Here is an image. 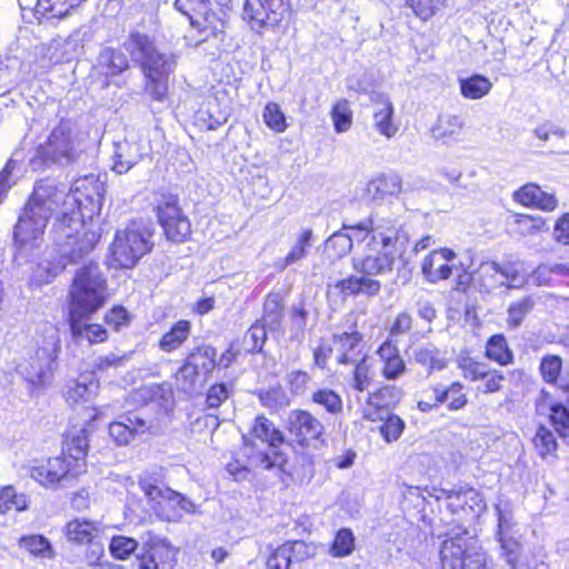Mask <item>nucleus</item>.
Listing matches in <instances>:
<instances>
[{
  "instance_id": "obj_27",
  "label": "nucleus",
  "mask_w": 569,
  "mask_h": 569,
  "mask_svg": "<svg viewBox=\"0 0 569 569\" xmlns=\"http://www.w3.org/2000/svg\"><path fill=\"white\" fill-rule=\"evenodd\" d=\"M68 263H72L67 257H62L53 249L50 258L39 262L37 268L33 270L31 281L36 286H43L51 282L58 274H60L67 267Z\"/></svg>"
},
{
  "instance_id": "obj_61",
  "label": "nucleus",
  "mask_w": 569,
  "mask_h": 569,
  "mask_svg": "<svg viewBox=\"0 0 569 569\" xmlns=\"http://www.w3.org/2000/svg\"><path fill=\"white\" fill-rule=\"evenodd\" d=\"M460 368L463 377L471 381H481L486 378V373L490 369L486 363L477 361L472 358H463L460 361Z\"/></svg>"
},
{
  "instance_id": "obj_24",
  "label": "nucleus",
  "mask_w": 569,
  "mask_h": 569,
  "mask_svg": "<svg viewBox=\"0 0 569 569\" xmlns=\"http://www.w3.org/2000/svg\"><path fill=\"white\" fill-rule=\"evenodd\" d=\"M144 148L140 141L123 140L114 144L113 167L112 169L119 173H127L143 157Z\"/></svg>"
},
{
  "instance_id": "obj_37",
  "label": "nucleus",
  "mask_w": 569,
  "mask_h": 569,
  "mask_svg": "<svg viewBox=\"0 0 569 569\" xmlns=\"http://www.w3.org/2000/svg\"><path fill=\"white\" fill-rule=\"evenodd\" d=\"M29 502L28 496L18 492L13 486H4L0 489V515L10 511H26L29 508Z\"/></svg>"
},
{
  "instance_id": "obj_36",
  "label": "nucleus",
  "mask_w": 569,
  "mask_h": 569,
  "mask_svg": "<svg viewBox=\"0 0 569 569\" xmlns=\"http://www.w3.org/2000/svg\"><path fill=\"white\" fill-rule=\"evenodd\" d=\"M99 64L106 69L107 76H117L129 68V60L121 49L104 48L101 50Z\"/></svg>"
},
{
  "instance_id": "obj_2",
  "label": "nucleus",
  "mask_w": 569,
  "mask_h": 569,
  "mask_svg": "<svg viewBox=\"0 0 569 569\" xmlns=\"http://www.w3.org/2000/svg\"><path fill=\"white\" fill-rule=\"evenodd\" d=\"M342 230L359 232L358 239L368 240L369 253L352 258V269L356 273L375 279L377 276L390 273L396 262V242L398 227L393 220L370 217L356 224H342Z\"/></svg>"
},
{
  "instance_id": "obj_45",
  "label": "nucleus",
  "mask_w": 569,
  "mask_h": 569,
  "mask_svg": "<svg viewBox=\"0 0 569 569\" xmlns=\"http://www.w3.org/2000/svg\"><path fill=\"white\" fill-rule=\"evenodd\" d=\"M283 302L279 295L271 293L266 298L263 306V317L260 322L268 326L270 330L279 327L283 315Z\"/></svg>"
},
{
  "instance_id": "obj_43",
  "label": "nucleus",
  "mask_w": 569,
  "mask_h": 569,
  "mask_svg": "<svg viewBox=\"0 0 569 569\" xmlns=\"http://www.w3.org/2000/svg\"><path fill=\"white\" fill-rule=\"evenodd\" d=\"M190 323L186 320L178 321L170 331L163 335L160 340V349L166 352H171L179 348L189 337Z\"/></svg>"
},
{
  "instance_id": "obj_14",
  "label": "nucleus",
  "mask_w": 569,
  "mask_h": 569,
  "mask_svg": "<svg viewBox=\"0 0 569 569\" xmlns=\"http://www.w3.org/2000/svg\"><path fill=\"white\" fill-rule=\"evenodd\" d=\"M472 543L466 529L452 530L441 543L440 560L443 569H463Z\"/></svg>"
},
{
  "instance_id": "obj_13",
  "label": "nucleus",
  "mask_w": 569,
  "mask_h": 569,
  "mask_svg": "<svg viewBox=\"0 0 569 569\" xmlns=\"http://www.w3.org/2000/svg\"><path fill=\"white\" fill-rule=\"evenodd\" d=\"M48 221L24 207L14 227V242L19 250H32L40 247Z\"/></svg>"
},
{
  "instance_id": "obj_25",
  "label": "nucleus",
  "mask_w": 569,
  "mask_h": 569,
  "mask_svg": "<svg viewBox=\"0 0 569 569\" xmlns=\"http://www.w3.org/2000/svg\"><path fill=\"white\" fill-rule=\"evenodd\" d=\"M89 447L88 431L80 429L74 433L70 435L64 443V452L68 461H71L73 471L79 475L86 471V457Z\"/></svg>"
},
{
  "instance_id": "obj_54",
  "label": "nucleus",
  "mask_w": 569,
  "mask_h": 569,
  "mask_svg": "<svg viewBox=\"0 0 569 569\" xmlns=\"http://www.w3.org/2000/svg\"><path fill=\"white\" fill-rule=\"evenodd\" d=\"M562 360L559 356H545L540 361V373L543 380L550 385H555L561 372Z\"/></svg>"
},
{
  "instance_id": "obj_7",
  "label": "nucleus",
  "mask_w": 569,
  "mask_h": 569,
  "mask_svg": "<svg viewBox=\"0 0 569 569\" xmlns=\"http://www.w3.org/2000/svg\"><path fill=\"white\" fill-rule=\"evenodd\" d=\"M150 233L128 227L116 233L110 247V266L113 268H132L142 256L151 249Z\"/></svg>"
},
{
  "instance_id": "obj_21",
  "label": "nucleus",
  "mask_w": 569,
  "mask_h": 569,
  "mask_svg": "<svg viewBox=\"0 0 569 569\" xmlns=\"http://www.w3.org/2000/svg\"><path fill=\"white\" fill-rule=\"evenodd\" d=\"M101 532L100 522L81 517L69 520L63 527L67 541L73 545L91 543Z\"/></svg>"
},
{
  "instance_id": "obj_20",
  "label": "nucleus",
  "mask_w": 569,
  "mask_h": 569,
  "mask_svg": "<svg viewBox=\"0 0 569 569\" xmlns=\"http://www.w3.org/2000/svg\"><path fill=\"white\" fill-rule=\"evenodd\" d=\"M466 120L462 116L442 113L431 128L433 139L442 144H453L463 140Z\"/></svg>"
},
{
  "instance_id": "obj_53",
  "label": "nucleus",
  "mask_w": 569,
  "mask_h": 569,
  "mask_svg": "<svg viewBox=\"0 0 569 569\" xmlns=\"http://www.w3.org/2000/svg\"><path fill=\"white\" fill-rule=\"evenodd\" d=\"M291 558V562H303L317 555V546L301 540L284 543Z\"/></svg>"
},
{
  "instance_id": "obj_62",
  "label": "nucleus",
  "mask_w": 569,
  "mask_h": 569,
  "mask_svg": "<svg viewBox=\"0 0 569 569\" xmlns=\"http://www.w3.org/2000/svg\"><path fill=\"white\" fill-rule=\"evenodd\" d=\"M140 488L151 501H154L159 509L162 507L163 501H169L172 496V490L169 488H162L146 479L140 480Z\"/></svg>"
},
{
  "instance_id": "obj_33",
  "label": "nucleus",
  "mask_w": 569,
  "mask_h": 569,
  "mask_svg": "<svg viewBox=\"0 0 569 569\" xmlns=\"http://www.w3.org/2000/svg\"><path fill=\"white\" fill-rule=\"evenodd\" d=\"M123 49L130 53L133 61L140 64L157 50L150 38L138 31L129 34L128 40L123 42Z\"/></svg>"
},
{
  "instance_id": "obj_30",
  "label": "nucleus",
  "mask_w": 569,
  "mask_h": 569,
  "mask_svg": "<svg viewBox=\"0 0 569 569\" xmlns=\"http://www.w3.org/2000/svg\"><path fill=\"white\" fill-rule=\"evenodd\" d=\"M402 180L397 173H381L372 178L366 187L367 194L373 200L400 193Z\"/></svg>"
},
{
  "instance_id": "obj_52",
  "label": "nucleus",
  "mask_w": 569,
  "mask_h": 569,
  "mask_svg": "<svg viewBox=\"0 0 569 569\" xmlns=\"http://www.w3.org/2000/svg\"><path fill=\"white\" fill-rule=\"evenodd\" d=\"M267 328L264 323L257 321L252 325L243 337V347L249 352H259L267 339Z\"/></svg>"
},
{
  "instance_id": "obj_34",
  "label": "nucleus",
  "mask_w": 569,
  "mask_h": 569,
  "mask_svg": "<svg viewBox=\"0 0 569 569\" xmlns=\"http://www.w3.org/2000/svg\"><path fill=\"white\" fill-rule=\"evenodd\" d=\"M217 351L213 347L202 345L196 347L187 357V361L198 370L203 378L208 377L217 366Z\"/></svg>"
},
{
  "instance_id": "obj_5",
  "label": "nucleus",
  "mask_w": 569,
  "mask_h": 569,
  "mask_svg": "<svg viewBox=\"0 0 569 569\" xmlns=\"http://www.w3.org/2000/svg\"><path fill=\"white\" fill-rule=\"evenodd\" d=\"M80 141L74 122L62 119L56 126L47 140L39 144L37 154L32 160L33 166L41 164H69L74 161L80 152Z\"/></svg>"
},
{
  "instance_id": "obj_16",
  "label": "nucleus",
  "mask_w": 569,
  "mask_h": 569,
  "mask_svg": "<svg viewBox=\"0 0 569 569\" xmlns=\"http://www.w3.org/2000/svg\"><path fill=\"white\" fill-rule=\"evenodd\" d=\"M456 253L450 249L431 251L421 263V273L426 281L436 283L448 279L452 273V261Z\"/></svg>"
},
{
  "instance_id": "obj_51",
  "label": "nucleus",
  "mask_w": 569,
  "mask_h": 569,
  "mask_svg": "<svg viewBox=\"0 0 569 569\" xmlns=\"http://www.w3.org/2000/svg\"><path fill=\"white\" fill-rule=\"evenodd\" d=\"M262 119L266 126L276 133L284 132L288 124L286 117L276 102H268L262 112Z\"/></svg>"
},
{
  "instance_id": "obj_57",
  "label": "nucleus",
  "mask_w": 569,
  "mask_h": 569,
  "mask_svg": "<svg viewBox=\"0 0 569 569\" xmlns=\"http://www.w3.org/2000/svg\"><path fill=\"white\" fill-rule=\"evenodd\" d=\"M498 517V531L497 536H509L515 533L516 521L511 508L505 505L496 506Z\"/></svg>"
},
{
  "instance_id": "obj_12",
  "label": "nucleus",
  "mask_w": 569,
  "mask_h": 569,
  "mask_svg": "<svg viewBox=\"0 0 569 569\" xmlns=\"http://www.w3.org/2000/svg\"><path fill=\"white\" fill-rule=\"evenodd\" d=\"M287 425L290 435L301 446H310L315 441L323 442L326 428L322 421L308 410H291Z\"/></svg>"
},
{
  "instance_id": "obj_11",
  "label": "nucleus",
  "mask_w": 569,
  "mask_h": 569,
  "mask_svg": "<svg viewBox=\"0 0 569 569\" xmlns=\"http://www.w3.org/2000/svg\"><path fill=\"white\" fill-rule=\"evenodd\" d=\"M70 192H66L63 186H57L49 181H39L34 186L26 208L40 214L48 221L58 208H60V211L62 210V203Z\"/></svg>"
},
{
  "instance_id": "obj_39",
  "label": "nucleus",
  "mask_w": 569,
  "mask_h": 569,
  "mask_svg": "<svg viewBox=\"0 0 569 569\" xmlns=\"http://www.w3.org/2000/svg\"><path fill=\"white\" fill-rule=\"evenodd\" d=\"M353 247L351 236L342 230L335 232L325 242V252L331 260L341 259L347 256Z\"/></svg>"
},
{
  "instance_id": "obj_26",
  "label": "nucleus",
  "mask_w": 569,
  "mask_h": 569,
  "mask_svg": "<svg viewBox=\"0 0 569 569\" xmlns=\"http://www.w3.org/2000/svg\"><path fill=\"white\" fill-rule=\"evenodd\" d=\"M450 501L452 513L465 512L471 518H477L486 509V502L480 492L473 488L459 489Z\"/></svg>"
},
{
  "instance_id": "obj_17",
  "label": "nucleus",
  "mask_w": 569,
  "mask_h": 569,
  "mask_svg": "<svg viewBox=\"0 0 569 569\" xmlns=\"http://www.w3.org/2000/svg\"><path fill=\"white\" fill-rule=\"evenodd\" d=\"M151 423L137 415L122 416L109 426V435L119 446H126L137 437L144 435Z\"/></svg>"
},
{
  "instance_id": "obj_56",
  "label": "nucleus",
  "mask_w": 569,
  "mask_h": 569,
  "mask_svg": "<svg viewBox=\"0 0 569 569\" xmlns=\"http://www.w3.org/2000/svg\"><path fill=\"white\" fill-rule=\"evenodd\" d=\"M401 391L395 386H386L380 388L377 392L369 395V403L377 407H389L399 401Z\"/></svg>"
},
{
  "instance_id": "obj_32",
  "label": "nucleus",
  "mask_w": 569,
  "mask_h": 569,
  "mask_svg": "<svg viewBox=\"0 0 569 569\" xmlns=\"http://www.w3.org/2000/svg\"><path fill=\"white\" fill-rule=\"evenodd\" d=\"M176 66L171 54L162 53L156 50L141 64L146 78L160 77L167 78Z\"/></svg>"
},
{
  "instance_id": "obj_9",
  "label": "nucleus",
  "mask_w": 569,
  "mask_h": 569,
  "mask_svg": "<svg viewBox=\"0 0 569 569\" xmlns=\"http://www.w3.org/2000/svg\"><path fill=\"white\" fill-rule=\"evenodd\" d=\"M230 0H177L176 8L189 17L191 26L204 34H213L220 21L219 14L228 7Z\"/></svg>"
},
{
  "instance_id": "obj_59",
  "label": "nucleus",
  "mask_w": 569,
  "mask_h": 569,
  "mask_svg": "<svg viewBox=\"0 0 569 569\" xmlns=\"http://www.w3.org/2000/svg\"><path fill=\"white\" fill-rule=\"evenodd\" d=\"M138 547V542L129 537L117 536L113 537L109 549L112 556L117 559H127Z\"/></svg>"
},
{
  "instance_id": "obj_3",
  "label": "nucleus",
  "mask_w": 569,
  "mask_h": 569,
  "mask_svg": "<svg viewBox=\"0 0 569 569\" xmlns=\"http://www.w3.org/2000/svg\"><path fill=\"white\" fill-rule=\"evenodd\" d=\"M107 299V280L98 263L90 262L76 271L69 289V315L90 317Z\"/></svg>"
},
{
  "instance_id": "obj_40",
  "label": "nucleus",
  "mask_w": 569,
  "mask_h": 569,
  "mask_svg": "<svg viewBox=\"0 0 569 569\" xmlns=\"http://www.w3.org/2000/svg\"><path fill=\"white\" fill-rule=\"evenodd\" d=\"M486 356L501 366L509 365L513 360L512 351L502 335H495L489 338L486 345Z\"/></svg>"
},
{
  "instance_id": "obj_41",
  "label": "nucleus",
  "mask_w": 569,
  "mask_h": 569,
  "mask_svg": "<svg viewBox=\"0 0 569 569\" xmlns=\"http://www.w3.org/2000/svg\"><path fill=\"white\" fill-rule=\"evenodd\" d=\"M310 401L333 416L339 415L343 408L340 395L329 388L315 390L310 396Z\"/></svg>"
},
{
  "instance_id": "obj_50",
  "label": "nucleus",
  "mask_w": 569,
  "mask_h": 569,
  "mask_svg": "<svg viewBox=\"0 0 569 569\" xmlns=\"http://www.w3.org/2000/svg\"><path fill=\"white\" fill-rule=\"evenodd\" d=\"M331 119L336 132H347L352 124V111L347 99H340L331 110Z\"/></svg>"
},
{
  "instance_id": "obj_28",
  "label": "nucleus",
  "mask_w": 569,
  "mask_h": 569,
  "mask_svg": "<svg viewBox=\"0 0 569 569\" xmlns=\"http://www.w3.org/2000/svg\"><path fill=\"white\" fill-rule=\"evenodd\" d=\"M515 200L523 206L551 211L557 207V199L540 189L539 186L528 183L515 192Z\"/></svg>"
},
{
  "instance_id": "obj_63",
  "label": "nucleus",
  "mask_w": 569,
  "mask_h": 569,
  "mask_svg": "<svg viewBox=\"0 0 569 569\" xmlns=\"http://www.w3.org/2000/svg\"><path fill=\"white\" fill-rule=\"evenodd\" d=\"M536 449L540 456L545 457L553 452L557 448V442L553 433L546 427H540L533 438Z\"/></svg>"
},
{
  "instance_id": "obj_8",
  "label": "nucleus",
  "mask_w": 569,
  "mask_h": 569,
  "mask_svg": "<svg viewBox=\"0 0 569 569\" xmlns=\"http://www.w3.org/2000/svg\"><path fill=\"white\" fill-rule=\"evenodd\" d=\"M251 436L268 445L267 451L250 456L251 465L266 470L282 468L287 462L286 456L278 449L283 442V436L266 417H257L251 428Z\"/></svg>"
},
{
  "instance_id": "obj_10",
  "label": "nucleus",
  "mask_w": 569,
  "mask_h": 569,
  "mask_svg": "<svg viewBox=\"0 0 569 569\" xmlns=\"http://www.w3.org/2000/svg\"><path fill=\"white\" fill-rule=\"evenodd\" d=\"M158 219L168 240L181 243L191 234V223L182 212L178 198L163 196L158 204Z\"/></svg>"
},
{
  "instance_id": "obj_29",
  "label": "nucleus",
  "mask_w": 569,
  "mask_h": 569,
  "mask_svg": "<svg viewBox=\"0 0 569 569\" xmlns=\"http://www.w3.org/2000/svg\"><path fill=\"white\" fill-rule=\"evenodd\" d=\"M333 288L339 290L345 296H357L361 293L367 296H376L381 289V283L379 280L357 273L355 276H350L337 281Z\"/></svg>"
},
{
  "instance_id": "obj_48",
  "label": "nucleus",
  "mask_w": 569,
  "mask_h": 569,
  "mask_svg": "<svg viewBox=\"0 0 569 569\" xmlns=\"http://www.w3.org/2000/svg\"><path fill=\"white\" fill-rule=\"evenodd\" d=\"M351 363L355 365L351 387L359 392L367 391L373 381L371 365L368 363L367 357Z\"/></svg>"
},
{
  "instance_id": "obj_46",
  "label": "nucleus",
  "mask_w": 569,
  "mask_h": 569,
  "mask_svg": "<svg viewBox=\"0 0 569 569\" xmlns=\"http://www.w3.org/2000/svg\"><path fill=\"white\" fill-rule=\"evenodd\" d=\"M19 547L36 557L53 558L54 556L51 543L43 536L32 535L22 537L19 540Z\"/></svg>"
},
{
  "instance_id": "obj_49",
  "label": "nucleus",
  "mask_w": 569,
  "mask_h": 569,
  "mask_svg": "<svg viewBox=\"0 0 569 569\" xmlns=\"http://www.w3.org/2000/svg\"><path fill=\"white\" fill-rule=\"evenodd\" d=\"M144 549L162 567L170 566L174 557L171 546L160 538H151L144 543Z\"/></svg>"
},
{
  "instance_id": "obj_6",
  "label": "nucleus",
  "mask_w": 569,
  "mask_h": 569,
  "mask_svg": "<svg viewBox=\"0 0 569 569\" xmlns=\"http://www.w3.org/2000/svg\"><path fill=\"white\" fill-rule=\"evenodd\" d=\"M292 16L290 0H246L242 19L257 33L288 24Z\"/></svg>"
},
{
  "instance_id": "obj_18",
  "label": "nucleus",
  "mask_w": 569,
  "mask_h": 569,
  "mask_svg": "<svg viewBox=\"0 0 569 569\" xmlns=\"http://www.w3.org/2000/svg\"><path fill=\"white\" fill-rule=\"evenodd\" d=\"M99 386V380L94 377L93 371L83 372L78 378L67 381L63 397L71 406L88 402L96 398Z\"/></svg>"
},
{
  "instance_id": "obj_44",
  "label": "nucleus",
  "mask_w": 569,
  "mask_h": 569,
  "mask_svg": "<svg viewBox=\"0 0 569 569\" xmlns=\"http://www.w3.org/2000/svg\"><path fill=\"white\" fill-rule=\"evenodd\" d=\"M356 549V538L350 529L342 528L337 531L329 548V555L333 558H346Z\"/></svg>"
},
{
  "instance_id": "obj_38",
  "label": "nucleus",
  "mask_w": 569,
  "mask_h": 569,
  "mask_svg": "<svg viewBox=\"0 0 569 569\" xmlns=\"http://www.w3.org/2000/svg\"><path fill=\"white\" fill-rule=\"evenodd\" d=\"M415 361L426 367L429 375L435 370H442L447 367L445 353L432 345L416 349Z\"/></svg>"
},
{
  "instance_id": "obj_1",
  "label": "nucleus",
  "mask_w": 569,
  "mask_h": 569,
  "mask_svg": "<svg viewBox=\"0 0 569 569\" xmlns=\"http://www.w3.org/2000/svg\"><path fill=\"white\" fill-rule=\"evenodd\" d=\"M104 187L93 176L77 181L74 190L66 197L51 230L54 250L78 262L98 243L100 234L93 229L92 217L99 214Z\"/></svg>"
},
{
  "instance_id": "obj_23",
  "label": "nucleus",
  "mask_w": 569,
  "mask_h": 569,
  "mask_svg": "<svg viewBox=\"0 0 569 569\" xmlns=\"http://www.w3.org/2000/svg\"><path fill=\"white\" fill-rule=\"evenodd\" d=\"M362 336L358 331L333 336V349L339 363H351L365 358L361 346Z\"/></svg>"
},
{
  "instance_id": "obj_64",
  "label": "nucleus",
  "mask_w": 569,
  "mask_h": 569,
  "mask_svg": "<svg viewBox=\"0 0 569 569\" xmlns=\"http://www.w3.org/2000/svg\"><path fill=\"white\" fill-rule=\"evenodd\" d=\"M200 377H203V375L196 370L191 363L186 360L177 373V381L186 392H191L194 390L196 382Z\"/></svg>"
},
{
  "instance_id": "obj_60",
  "label": "nucleus",
  "mask_w": 569,
  "mask_h": 569,
  "mask_svg": "<svg viewBox=\"0 0 569 569\" xmlns=\"http://www.w3.org/2000/svg\"><path fill=\"white\" fill-rule=\"evenodd\" d=\"M403 429V420L396 415H389L380 426V433L387 442H392L400 438Z\"/></svg>"
},
{
  "instance_id": "obj_4",
  "label": "nucleus",
  "mask_w": 569,
  "mask_h": 569,
  "mask_svg": "<svg viewBox=\"0 0 569 569\" xmlns=\"http://www.w3.org/2000/svg\"><path fill=\"white\" fill-rule=\"evenodd\" d=\"M60 349L59 333L57 329L50 327L41 345L37 343L24 351L17 365V372L36 388L51 385L58 368Z\"/></svg>"
},
{
  "instance_id": "obj_55",
  "label": "nucleus",
  "mask_w": 569,
  "mask_h": 569,
  "mask_svg": "<svg viewBox=\"0 0 569 569\" xmlns=\"http://www.w3.org/2000/svg\"><path fill=\"white\" fill-rule=\"evenodd\" d=\"M284 381L292 395L302 396L308 389L311 376L307 371L290 370L286 373Z\"/></svg>"
},
{
  "instance_id": "obj_35",
  "label": "nucleus",
  "mask_w": 569,
  "mask_h": 569,
  "mask_svg": "<svg viewBox=\"0 0 569 569\" xmlns=\"http://www.w3.org/2000/svg\"><path fill=\"white\" fill-rule=\"evenodd\" d=\"M492 88V82L481 74H473L469 78L459 79V89L462 97L469 100L481 99Z\"/></svg>"
},
{
  "instance_id": "obj_58",
  "label": "nucleus",
  "mask_w": 569,
  "mask_h": 569,
  "mask_svg": "<svg viewBox=\"0 0 569 569\" xmlns=\"http://www.w3.org/2000/svg\"><path fill=\"white\" fill-rule=\"evenodd\" d=\"M550 420L559 435L567 436L569 432V410L560 402L550 405Z\"/></svg>"
},
{
  "instance_id": "obj_47",
  "label": "nucleus",
  "mask_w": 569,
  "mask_h": 569,
  "mask_svg": "<svg viewBox=\"0 0 569 569\" xmlns=\"http://www.w3.org/2000/svg\"><path fill=\"white\" fill-rule=\"evenodd\" d=\"M311 229H301L297 239L284 258V264L290 266L305 259L308 253V249L311 247L312 239Z\"/></svg>"
},
{
  "instance_id": "obj_19",
  "label": "nucleus",
  "mask_w": 569,
  "mask_h": 569,
  "mask_svg": "<svg viewBox=\"0 0 569 569\" xmlns=\"http://www.w3.org/2000/svg\"><path fill=\"white\" fill-rule=\"evenodd\" d=\"M373 102V127L387 139L393 138L399 127L393 121L395 108L390 98L383 93L375 92L371 97Z\"/></svg>"
},
{
  "instance_id": "obj_31",
  "label": "nucleus",
  "mask_w": 569,
  "mask_h": 569,
  "mask_svg": "<svg viewBox=\"0 0 569 569\" xmlns=\"http://www.w3.org/2000/svg\"><path fill=\"white\" fill-rule=\"evenodd\" d=\"M88 317H72L69 315V323L73 338L87 339L90 343L103 342L108 338L107 330L98 323H86Z\"/></svg>"
},
{
  "instance_id": "obj_22",
  "label": "nucleus",
  "mask_w": 569,
  "mask_h": 569,
  "mask_svg": "<svg viewBox=\"0 0 569 569\" xmlns=\"http://www.w3.org/2000/svg\"><path fill=\"white\" fill-rule=\"evenodd\" d=\"M381 367V376L387 380H398L407 371L400 351L391 341H385L377 350Z\"/></svg>"
},
{
  "instance_id": "obj_42",
  "label": "nucleus",
  "mask_w": 569,
  "mask_h": 569,
  "mask_svg": "<svg viewBox=\"0 0 569 569\" xmlns=\"http://www.w3.org/2000/svg\"><path fill=\"white\" fill-rule=\"evenodd\" d=\"M536 300L528 296L510 303L507 310V326L510 329L519 328L523 319L532 311Z\"/></svg>"
},
{
  "instance_id": "obj_15",
  "label": "nucleus",
  "mask_w": 569,
  "mask_h": 569,
  "mask_svg": "<svg viewBox=\"0 0 569 569\" xmlns=\"http://www.w3.org/2000/svg\"><path fill=\"white\" fill-rule=\"evenodd\" d=\"M29 475L42 487L57 488L62 480L79 473L73 471L71 461H68L67 458L54 457L32 466Z\"/></svg>"
}]
</instances>
